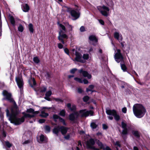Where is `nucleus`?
<instances>
[{"label": "nucleus", "mask_w": 150, "mask_h": 150, "mask_svg": "<svg viewBox=\"0 0 150 150\" xmlns=\"http://www.w3.org/2000/svg\"><path fill=\"white\" fill-rule=\"evenodd\" d=\"M2 95L4 97L2 98L3 100H7L10 103H14L11 109V113L8 109L6 110L7 116H9V120L11 123H14L16 125H19L24 122L25 118H27V117L31 116L29 115V114L23 112H22V114L23 115V116L21 118L17 117V116L19 114L18 108L15 101L12 98L11 94L8 93L6 90H4L3 91Z\"/></svg>", "instance_id": "f257e3e1"}, {"label": "nucleus", "mask_w": 150, "mask_h": 150, "mask_svg": "<svg viewBox=\"0 0 150 150\" xmlns=\"http://www.w3.org/2000/svg\"><path fill=\"white\" fill-rule=\"evenodd\" d=\"M134 115L138 118H141L145 115L146 110L145 108L141 104H136L133 107Z\"/></svg>", "instance_id": "f03ea898"}, {"label": "nucleus", "mask_w": 150, "mask_h": 150, "mask_svg": "<svg viewBox=\"0 0 150 150\" xmlns=\"http://www.w3.org/2000/svg\"><path fill=\"white\" fill-rule=\"evenodd\" d=\"M58 24H59V26L62 29V30H60L59 32L58 39L63 44H64L65 42L67 41V40L68 38V36L64 33L66 31L65 26L63 24L59 23V22H58Z\"/></svg>", "instance_id": "7ed1b4c3"}, {"label": "nucleus", "mask_w": 150, "mask_h": 150, "mask_svg": "<svg viewBox=\"0 0 150 150\" xmlns=\"http://www.w3.org/2000/svg\"><path fill=\"white\" fill-rule=\"evenodd\" d=\"M68 129V127L63 126H58L54 127L53 130V132L57 135H58L59 132H61L62 135H64L67 133Z\"/></svg>", "instance_id": "20e7f679"}, {"label": "nucleus", "mask_w": 150, "mask_h": 150, "mask_svg": "<svg viewBox=\"0 0 150 150\" xmlns=\"http://www.w3.org/2000/svg\"><path fill=\"white\" fill-rule=\"evenodd\" d=\"M121 127L123 129L121 134L122 137L124 141H126L127 138V137L126 136L128 134V130L127 128V124L124 122H121Z\"/></svg>", "instance_id": "39448f33"}, {"label": "nucleus", "mask_w": 150, "mask_h": 150, "mask_svg": "<svg viewBox=\"0 0 150 150\" xmlns=\"http://www.w3.org/2000/svg\"><path fill=\"white\" fill-rule=\"evenodd\" d=\"M106 112L108 115L113 116L116 121H118L120 120V116L119 115L117 114V111L115 110L114 109L107 110Z\"/></svg>", "instance_id": "423d86ee"}, {"label": "nucleus", "mask_w": 150, "mask_h": 150, "mask_svg": "<svg viewBox=\"0 0 150 150\" xmlns=\"http://www.w3.org/2000/svg\"><path fill=\"white\" fill-rule=\"evenodd\" d=\"M86 110H79V112L80 114H81V117H87L89 115L91 116H93L94 114V112L93 111L90 110L89 111H87L86 112L85 111Z\"/></svg>", "instance_id": "0eeeda50"}, {"label": "nucleus", "mask_w": 150, "mask_h": 150, "mask_svg": "<svg viewBox=\"0 0 150 150\" xmlns=\"http://www.w3.org/2000/svg\"><path fill=\"white\" fill-rule=\"evenodd\" d=\"M16 81L17 83L18 88L21 89H23L24 83L21 77H16Z\"/></svg>", "instance_id": "6e6552de"}, {"label": "nucleus", "mask_w": 150, "mask_h": 150, "mask_svg": "<svg viewBox=\"0 0 150 150\" xmlns=\"http://www.w3.org/2000/svg\"><path fill=\"white\" fill-rule=\"evenodd\" d=\"M75 55L76 57L75 59L76 61L81 63L85 62V61L81 59L82 55L80 52L77 51L76 52Z\"/></svg>", "instance_id": "1a4fd4ad"}, {"label": "nucleus", "mask_w": 150, "mask_h": 150, "mask_svg": "<svg viewBox=\"0 0 150 150\" xmlns=\"http://www.w3.org/2000/svg\"><path fill=\"white\" fill-rule=\"evenodd\" d=\"M71 16L74 18L73 20H76L78 19L80 16V13L79 11H77L75 10H71L70 12Z\"/></svg>", "instance_id": "9d476101"}, {"label": "nucleus", "mask_w": 150, "mask_h": 150, "mask_svg": "<svg viewBox=\"0 0 150 150\" xmlns=\"http://www.w3.org/2000/svg\"><path fill=\"white\" fill-rule=\"evenodd\" d=\"M115 61L119 63L121 61L124 63V58L122 54H115Z\"/></svg>", "instance_id": "9b49d317"}, {"label": "nucleus", "mask_w": 150, "mask_h": 150, "mask_svg": "<svg viewBox=\"0 0 150 150\" xmlns=\"http://www.w3.org/2000/svg\"><path fill=\"white\" fill-rule=\"evenodd\" d=\"M79 72L82 74L84 77H87L88 79H90L91 78V75L89 74L87 71H83L82 69L79 70Z\"/></svg>", "instance_id": "f8f14e48"}, {"label": "nucleus", "mask_w": 150, "mask_h": 150, "mask_svg": "<svg viewBox=\"0 0 150 150\" xmlns=\"http://www.w3.org/2000/svg\"><path fill=\"white\" fill-rule=\"evenodd\" d=\"M114 38L118 40L120 42V41L122 40V36L121 35H120L119 33L118 32H115L114 33Z\"/></svg>", "instance_id": "ddd939ff"}, {"label": "nucleus", "mask_w": 150, "mask_h": 150, "mask_svg": "<svg viewBox=\"0 0 150 150\" xmlns=\"http://www.w3.org/2000/svg\"><path fill=\"white\" fill-rule=\"evenodd\" d=\"M52 94V92L51 90H49L46 92L45 94V96L44 97V98L49 101L51 100L50 98V97L51 96Z\"/></svg>", "instance_id": "4468645a"}, {"label": "nucleus", "mask_w": 150, "mask_h": 150, "mask_svg": "<svg viewBox=\"0 0 150 150\" xmlns=\"http://www.w3.org/2000/svg\"><path fill=\"white\" fill-rule=\"evenodd\" d=\"M22 8L23 11L25 12H28L30 9L29 5L27 4H23L22 6Z\"/></svg>", "instance_id": "2eb2a0df"}, {"label": "nucleus", "mask_w": 150, "mask_h": 150, "mask_svg": "<svg viewBox=\"0 0 150 150\" xmlns=\"http://www.w3.org/2000/svg\"><path fill=\"white\" fill-rule=\"evenodd\" d=\"M95 144V141L94 139L91 138L86 143V145L88 148L90 147L91 146H93Z\"/></svg>", "instance_id": "dca6fc26"}, {"label": "nucleus", "mask_w": 150, "mask_h": 150, "mask_svg": "<svg viewBox=\"0 0 150 150\" xmlns=\"http://www.w3.org/2000/svg\"><path fill=\"white\" fill-rule=\"evenodd\" d=\"M132 133L137 138L139 139L140 137V133L137 130H132Z\"/></svg>", "instance_id": "f3484780"}, {"label": "nucleus", "mask_w": 150, "mask_h": 150, "mask_svg": "<svg viewBox=\"0 0 150 150\" xmlns=\"http://www.w3.org/2000/svg\"><path fill=\"white\" fill-rule=\"evenodd\" d=\"M106 4L112 8L113 7L114 4L112 0H105Z\"/></svg>", "instance_id": "a211bd4d"}, {"label": "nucleus", "mask_w": 150, "mask_h": 150, "mask_svg": "<svg viewBox=\"0 0 150 150\" xmlns=\"http://www.w3.org/2000/svg\"><path fill=\"white\" fill-rule=\"evenodd\" d=\"M89 40L92 42H97L98 41V40L96 36L94 35H91L89 37Z\"/></svg>", "instance_id": "6ab92c4d"}, {"label": "nucleus", "mask_w": 150, "mask_h": 150, "mask_svg": "<svg viewBox=\"0 0 150 150\" xmlns=\"http://www.w3.org/2000/svg\"><path fill=\"white\" fill-rule=\"evenodd\" d=\"M9 20L11 24L13 26L15 25V21L14 18L12 16L10 15L9 16Z\"/></svg>", "instance_id": "aec40b11"}, {"label": "nucleus", "mask_w": 150, "mask_h": 150, "mask_svg": "<svg viewBox=\"0 0 150 150\" xmlns=\"http://www.w3.org/2000/svg\"><path fill=\"white\" fill-rule=\"evenodd\" d=\"M28 28L29 31L31 33H33L34 31V29L33 24L30 23L28 25Z\"/></svg>", "instance_id": "412c9836"}, {"label": "nucleus", "mask_w": 150, "mask_h": 150, "mask_svg": "<svg viewBox=\"0 0 150 150\" xmlns=\"http://www.w3.org/2000/svg\"><path fill=\"white\" fill-rule=\"evenodd\" d=\"M96 143L98 145V146L100 147V149H103V150H105V148L102 142H100L99 140H98Z\"/></svg>", "instance_id": "4be33fe9"}, {"label": "nucleus", "mask_w": 150, "mask_h": 150, "mask_svg": "<svg viewBox=\"0 0 150 150\" xmlns=\"http://www.w3.org/2000/svg\"><path fill=\"white\" fill-rule=\"evenodd\" d=\"M39 115L42 117H46L49 115V114L45 112L44 111H42L41 112V114Z\"/></svg>", "instance_id": "5701e85b"}, {"label": "nucleus", "mask_w": 150, "mask_h": 150, "mask_svg": "<svg viewBox=\"0 0 150 150\" xmlns=\"http://www.w3.org/2000/svg\"><path fill=\"white\" fill-rule=\"evenodd\" d=\"M76 117L74 115V114L72 113L70 114L69 115V119L71 121H74L75 120Z\"/></svg>", "instance_id": "b1692460"}, {"label": "nucleus", "mask_w": 150, "mask_h": 150, "mask_svg": "<svg viewBox=\"0 0 150 150\" xmlns=\"http://www.w3.org/2000/svg\"><path fill=\"white\" fill-rule=\"evenodd\" d=\"M122 62H121L120 63L121 67L122 69L124 72H125L127 71V67L124 64H122Z\"/></svg>", "instance_id": "393cba45"}, {"label": "nucleus", "mask_w": 150, "mask_h": 150, "mask_svg": "<svg viewBox=\"0 0 150 150\" xmlns=\"http://www.w3.org/2000/svg\"><path fill=\"white\" fill-rule=\"evenodd\" d=\"M40 140L41 142H47L45 136L42 134H41L40 136Z\"/></svg>", "instance_id": "a878e982"}, {"label": "nucleus", "mask_w": 150, "mask_h": 150, "mask_svg": "<svg viewBox=\"0 0 150 150\" xmlns=\"http://www.w3.org/2000/svg\"><path fill=\"white\" fill-rule=\"evenodd\" d=\"M39 113V111H35L34 110V112H33V114L32 115H30L29 114V115H31L30 117H27V118H33L35 117V115L36 114H38Z\"/></svg>", "instance_id": "bb28decb"}, {"label": "nucleus", "mask_w": 150, "mask_h": 150, "mask_svg": "<svg viewBox=\"0 0 150 150\" xmlns=\"http://www.w3.org/2000/svg\"><path fill=\"white\" fill-rule=\"evenodd\" d=\"M51 72L47 71L46 72V74L45 75V76L47 79H49L51 78Z\"/></svg>", "instance_id": "cd10ccee"}, {"label": "nucleus", "mask_w": 150, "mask_h": 150, "mask_svg": "<svg viewBox=\"0 0 150 150\" xmlns=\"http://www.w3.org/2000/svg\"><path fill=\"white\" fill-rule=\"evenodd\" d=\"M59 115L62 116L64 117L66 115V111L64 109L61 110L59 112Z\"/></svg>", "instance_id": "c85d7f7f"}, {"label": "nucleus", "mask_w": 150, "mask_h": 150, "mask_svg": "<svg viewBox=\"0 0 150 150\" xmlns=\"http://www.w3.org/2000/svg\"><path fill=\"white\" fill-rule=\"evenodd\" d=\"M60 117L56 114H54L53 115V118L54 121L55 122H57V120L58 119H59Z\"/></svg>", "instance_id": "c756f323"}, {"label": "nucleus", "mask_w": 150, "mask_h": 150, "mask_svg": "<svg viewBox=\"0 0 150 150\" xmlns=\"http://www.w3.org/2000/svg\"><path fill=\"white\" fill-rule=\"evenodd\" d=\"M97 125L94 122H91L90 125V126L93 129H96L97 128Z\"/></svg>", "instance_id": "7c9ffc66"}, {"label": "nucleus", "mask_w": 150, "mask_h": 150, "mask_svg": "<svg viewBox=\"0 0 150 150\" xmlns=\"http://www.w3.org/2000/svg\"><path fill=\"white\" fill-rule=\"evenodd\" d=\"M33 61L36 64H38L40 62V60L37 57H34L33 58Z\"/></svg>", "instance_id": "2f4dec72"}, {"label": "nucleus", "mask_w": 150, "mask_h": 150, "mask_svg": "<svg viewBox=\"0 0 150 150\" xmlns=\"http://www.w3.org/2000/svg\"><path fill=\"white\" fill-rule=\"evenodd\" d=\"M59 121L60 122L62 123L64 125H67V124L65 122V120L64 119L60 117L59 119Z\"/></svg>", "instance_id": "473e14b6"}, {"label": "nucleus", "mask_w": 150, "mask_h": 150, "mask_svg": "<svg viewBox=\"0 0 150 150\" xmlns=\"http://www.w3.org/2000/svg\"><path fill=\"white\" fill-rule=\"evenodd\" d=\"M5 143L6 146L8 148H10L12 146V144L8 141H5Z\"/></svg>", "instance_id": "72a5a7b5"}, {"label": "nucleus", "mask_w": 150, "mask_h": 150, "mask_svg": "<svg viewBox=\"0 0 150 150\" xmlns=\"http://www.w3.org/2000/svg\"><path fill=\"white\" fill-rule=\"evenodd\" d=\"M89 97L87 96H84L83 98V101L85 102H87L89 99Z\"/></svg>", "instance_id": "f704fd0d"}, {"label": "nucleus", "mask_w": 150, "mask_h": 150, "mask_svg": "<svg viewBox=\"0 0 150 150\" xmlns=\"http://www.w3.org/2000/svg\"><path fill=\"white\" fill-rule=\"evenodd\" d=\"M24 30L23 27L22 25L20 24L19 25V26L18 27V31L20 32H23Z\"/></svg>", "instance_id": "c9c22d12"}, {"label": "nucleus", "mask_w": 150, "mask_h": 150, "mask_svg": "<svg viewBox=\"0 0 150 150\" xmlns=\"http://www.w3.org/2000/svg\"><path fill=\"white\" fill-rule=\"evenodd\" d=\"M74 80L80 83H83V81L81 79L79 78L78 77H75L74 78Z\"/></svg>", "instance_id": "e433bc0d"}, {"label": "nucleus", "mask_w": 150, "mask_h": 150, "mask_svg": "<svg viewBox=\"0 0 150 150\" xmlns=\"http://www.w3.org/2000/svg\"><path fill=\"white\" fill-rule=\"evenodd\" d=\"M33 84H32L31 83H30V86L32 88H33L34 86H35L36 84V83L35 81V79L34 78H33Z\"/></svg>", "instance_id": "4c0bfd02"}, {"label": "nucleus", "mask_w": 150, "mask_h": 150, "mask_svg": "<svg viewBox=\"0 0 150 150\" xmlns=\"http://www.w3.org/2000/svg\"><path fill=\"white\" fill-rule=\"evenodd\" d=\"M40 92L41 93L45 92L47 90V88L45 86H43L40 88Z\"/></svg>", "instance_id": "58836bf2"}, {"label": "nucleus", "mask_w": 150, "mask_h": 150, "mask_svg": "<svg viewBox=\"0 0 150 150\" xmlns=\"http://www.w3.org/2000/svg\"><path fill=\"white\" fill-rule=\"evenodd\" d=\"M54 100L57 102H60L61 103H62L63 102V100H62L59 98H54Z\"/></svg>", "instance_id": "ea45409f"}, {"label": "nucleus", "mask_w": 150, "mask_h": 150, "mask_svg": "<svg viewBox=\"0 0 150 150\" xmlns=\"http://www.w3.org/2000/svg\"><path fill=\"white\" fill-rule=\"evenodd\" d=\"M103 16H108V13L105 10H103L102 11H101V12L100 13Z\"/></svg>", "instance_id": "a19ab883"}, {"label": "nucleus", "mask_w": 150, "mask_h": 150, "mask_svg": "<svg viewBox=\"0 0 150 150\" xmlns=\"http://www.w3.org/2000/svg\"><path fill=\"white\" fill-rule=\"evenodd\" d=\"M45 129L46 131H47L48 132H50V127L48 125H45Z\"/></svg>", "instance_id": "79ce46f5"}, {"label": "nucleus", "mask_w": 150, "mask_h": 150, "mask_svg": "<svg viewBox=\"0 0 150 150\" xmlns=\"http://www.w3.org/2000/svg\"><path fill=\"white\" fill-rule=\"evenodd\" d=\"M34 112V110L32 108H30L28 109L27 110L26 112L28 113H32L33 114V112Z\"/></svg>", "instance_id": "37998d69"}, {"label": "nucleus", "mask_w": 150, "mask_h": 150, "mask_svg": "<svg viewBox=\"0 0 150 150\" xmlns=\"http://www.w3.org/2000/svg\"><path fill=\"white\" fill-rule=\"evenodd\" d=\"M64 52L67 55H69V50L67 48H64Z\"/></svg>", "instance_id": "c03bdc74"}, {"label": "nucleus", "mask_w": 150, "mask_h": 150, "mask_svg": "<svg viewBox=\"0 0 150 150\" xmlns=\"http://www.w3.org/2000/svg\"><path fill=\"white\" fill-rule=\"evenodd\" d=\"M83 58L84 59L87 60L88 59L89 55L88 54H84L83 56Z\"/></svg>", "instance_id": "a18cd8bd"}, {"label": "nucleus", "mask_w": 150, "mask_h": 150, "mask_svg": "<svg viewBox=\"0 0 150 150\" xmlns=\"http://www.w3.org/2000/svg\"><path fill=\"white\" fill-rule=\"evenodd\" d=\"M97 8L98 10L101 13V11H103V6H97Z\"/></svg>", "instance_id": "49530a36"}, {"label": "nucleus", "mask_w": 150, "mask_h": 150, "mask_svg": "<svg viewBox=\"0 0 150 150\" xmlns=\"http://www.w3.org/2000/svg\"><path fill=\"white\" fill-rule=\"evenodd\" d=\"M32 142V141L30 139H28L25 141L23 143V144H27L30 143Z\"/></svg>", "instance_id": "de8ad7c7"}, {"label": "nucleus", "mask_w": 150, "mask_h": 150, "mask_svg": "<svg viewBox=\"0 0 150 150\" xmlns=\"http://www.w3.org/2000/svg\"><path fill=\"white\" fill-rule=\"evenodd\" d=\"M77 70V69L76 68L73 69L71 70L70 72L71 74H74Z\"/></svg>", "instance_id": "09e8293b"}, {"label": "nucleus", "mask_w": 150, "mask_h": 150, "mask_svg": "<svg viewBox=\"0 0 150 150\" xmlns=\"http://www.w3.org/2000/svg\"><path fill=\"white\" fill-rule=\"evenodd\" d=\"M103 10H105H105L107 11H109V9L108 7H107L104 5H103Z\"/></svg>", "instance_id": "8fccbe9b"}, {"label": "nucleus", "mask_w": 150, "mask_h": 150, "mask_svg": "<svg viewBox=\"0 0 150 150\" xmlns=\"http://www.w3.org/2000/svg\"><path fill=\"white\" fill-rule=\"evenodd\" d=\"M80 31L82 32H84L86 31L85 27L83 26H81L80 27Z\"/></svg>", "instance_id": "3c124183"}, {"label": "nucleus", "mask_w": 150, "mask_h": 150, "mask_svg": "<svg viewBox=\"0 0 150 150\" xmlns=\"http://www.w3.org/2000/svg\"><path fill=\"white\" fill-rule=\"evenodd\" d=\"M77 92L78 93L81 94L82 93L83 91L82 88H78L77 89Z\"/></svg>", "instance_id": "603ef678"}, {"label": "nucleus", "mask_w": 150, "mask_h": 150, "mask_svg": "<svg viewBox=\"0 0 150 150\" xmlns=\"http://www.w3.org/2000/svg\"><path fill=\"white\" fill-rule=\"evenodd\" d=\"M58 47L59 49H62L63 48V45L61 43H59L57 44Z\"/></svg>", "instance_id": "864d4df0"}, {"label": "nucleus", "mask_w": 150, "mask_h": 150, "mask_svg": "<svg viewBox=\"0 0 150 150\" xmlns=\"http://www.w3.org/2000/svg\"><path fill=\"white\" fill-rule=\"evenodd\" d=\"M76 106L75 105H73L72 107H71L70 109L71 111H73L74 110H76Z\"/></svg>", "instance_id": "5fc2aeb1"}, {"label": "nucleus", "mask_w": 150, "mask_h": 150, "mask_svg": "<svg viewBox=\"0 0 150 150\" xmlns=\"http://www.w3.org/2000/svg\"><path fill=\"white\" fill-rule=\"evenodd\" d=\"M115 145L119 147H121V144H120V142L118 141H117L116 142L115 144Z\"/></svg>", "instance_id": "6e6d98bb"}, {"label": "nucleus", "mask_w": 150, "mask_h": 150, "mask_svg": "<svg viewBox=\"0 0 150 150\" xmlns=\"http://www.w3.org/2000/svg\"><path fill=\"white\" fill-rule=\"evenodd\" d=\"M67 24H68V29L69 31H71L72 30V26L71 25H70L69 24V23H67Z\"/></svg>", "instance_id": "4d7b16f0"}, {"label": "nucleus", "mask_w": 150, "mask_h": 150, "mask_svg": "<svg viewBox=\"0 0 150 150\" xmlns=\"http://www.w3.org/2000/svg\"><path fill=\"white\" fill-rule=\"evenodd\" d=\"M125 43V42L123 41L122 42H120V44L121 45L122 48V50H123L125 48V45H124V43Z\"/></svg>", "instance_id": "13d9d810"}, {"label": "nucleus", "mask_w": 150, "mask_h": 150, "mask_svg": "<svg viewBox=\"0 0 150 150\" xmlns=\"http://www.w3.org/2000/svg\"><path fill=\"white\" fill-rule=\"evenodd\" d=\"M99 22L102 25H104L105 23L104 21L102 19H99L98 20Z\"/></svg>", "instance_id": "bf43d9fd"}, {"label": "nucleus", "mask_w": 150, "mask_h": 150, "mask_svg": "<svg viewBox=\"0 0 150 150\" xmlns=\"http://www.w3.org/2000/svg\"><path fill=\"white\" fill-rule=\"evenodd\" d=\"M73 113L74 114V115L75 116V115L76 116V118H77L79 117V114L78 112H74Z\"/></svg>", "instance_id": "052dcab7"}, {"label": "nucleus", "mask_w": 150, "mask_h": 150, "mask_svg": "<svg viewBox=\"0 0 150 150\" xmlns=\"http://www.w3.org/2000/svg\"><path fill=\"white\" fill-rule=\"evenodd\" d=\"M45 120L44 119H40L39 120V122L40 123H44L45 121Z\"/></svg>", "instance_id": "680f3d73"}, {"label": "nucleus", "mask_w": 150, "mask_h": 150, "mask_svg": "<svg viewBox=\"0 0 150 150\" xmlns=\"http://www.w3.org/2000/svg\"><path fill=\"white\" fill-rule=\"evenodd\" d=\"M86 91L87 92H88L89 91H91L92 92H96L95 90H93L92 89H89V88H86Z\"/></svg>", "instance_id": "e2e57ef3"}, {"label": "nucleus", "mask_w": 150, "mask_h": 150, "mask_svg": "<svg viewBox=\"0 0 150 150\" xmlns=\"http://www.w3.org/2000/svg\"><path fill=\"white\" fill-rule=\"evenodd\" d=\"M108 128V126L105 124H103V128L104 129H106Z\"/></svg>", "instance_id": "0e129e2a"}, {"label": "nucleus", "mask_w": 150, "mask_h": 150, "mask_svg": "<svg viewBox=\"0 0 150 150\" xmlns=\"http://www.w3.org/2000/svg\"><path fill=\"white\" fill-rule=\"evenodd\" d=\"M88 148L93 149L94 150H97V149H98L97 148H96L95 146H91L90 147Z\"/></svg>", "instance_id": "69168bd1"}, {"label": "nucleus", "mask_w": 150, "mask_h": 150, "mask_svg": "<svg viewBox=\"0 0 150 150\" xmlns=\"http://www.w3.org/2000/svg\"><path fill=\"white\" fill-rule=\"evenodd\" d=\"M94 88V85H90L89 86L88 88H89V89L92 90Z\"/></svg>", "instance_id": "338daca9"}, {"label": "nucleus", "mask_w": 150, "mask_h": 150, "mask_svg": "<svg viewBox=\"0 0 150 150\" xmlns=\"http://www.w3.org/2000/svg\"><path fill=\"white\" fill-rule=\"evenodd\" d=\"M127 110V109L126 107H124L122 109V112L125 113H126Z\"/></svg>", "instance_id": "774afa93"}]
</instances>
